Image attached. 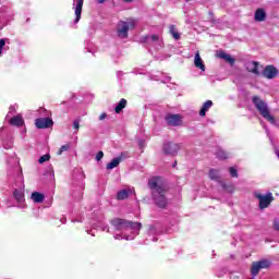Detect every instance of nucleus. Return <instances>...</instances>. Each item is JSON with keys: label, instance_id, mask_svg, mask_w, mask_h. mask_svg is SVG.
Listing matches in <instances>:
<instances>
[{"label": "nucleus", "instance_id": "393cba45", "mask_svg": "<svg viewBox=\"0 0 279 279\" xmlns=\"http://www.w3.org/2000/svg\"><path fill=\"white\" fill-rule=\"evenodd\" d=\"M209 178H210V180H219V171L216 169H210Z\"/></svg>", "mask_w": 279, "mask_h": 279}, {"label": "nucleus", "instance_id": "9d476101", "mask_svg": "<svg viewBox=\"0 0 279 279\" xmlns=\"http://www.w3.org/2000/svg\"><path fill=\"white\" fill-rule=\"evenodd\" d=\"M111 226H113V228L116 230H126L128 229V220L123 219V218H114L112 220H110Z\"/></svg>", "mask_w": 279, "mask_h": 279}, {"label": "nucleus", "instance_id": "ddd939ff", "mask_svg": "<svg viewBox=\"0 0 279 279\" xmlns=\"http://www.w3.org/2000/svg\"><path fill=\"white\" fill-rule=\"evenodd\" d=\"M255 21L257 23H264V21H267V12H265V9L259 8L255 11Z\"/></svg>", "mask_w": 279, "mask_h": 279}, {"label": "nucleus", "instance_id": "dca6fc26", "mask_svg": "<svg viewBox=\"0 0 279 279\" xmlns=\"http://www.w3.org/2000/svg\"><path fill=\"white\" fill-rule=\"evenodd\" d=\"M194 64L196 69H201V71H206V65L202 61V57H199V52L197 51L194 57Z\"/></svg>", "mask_w": 279, "mask_h": 279}, {"label": "nucleus", "instance_id": "a19ab883", "mask_svg": "<svg viewBox=\"0 0 279 279\" xmlns=\"http://www.w3.org/2000/svg\"><path fill=\"white\" fill-rule=\"evenodd\" d=\"M232 191H234V186H233Z\"/></svg>", "mask_w": 279, "mask_h": 279}, {"label": "nucleus", "instance_id": "f8f14e48", "mask_svg": "<svg viewBox=\"0 0 279 279\" xmlns=\"http://www.w3.org/2000/svg\"><path fill=\"white\" fill-rule=\"evenodd\" d=\"M82 8H84V0H76V8H75V20L74 23H80L82 19Z\"/></svg>", "mask_w": 279, "mask_h": 279}, {"label": "nucleus", "instance_id": "c85d7f7f", "mask_svg": "<svg viewBox=\"0 0 279 279\" xmlns=\"http://www.w3.org/2000/svg\"><path fill=\"white\" fill-rule=\"evenodd\" d=\"M229 173L231 178H239V171L234 167L229 168Z\"/></svg>", "mask_w": 279, "mask_h": 279}, {"label": "nucleus", "instance_id": "6ab92c4d", "mask_svg": "<svg viewBox=\"0 0 279 279\" xmlns=\"http://www.w3.org/2000/svg\"><path fill=\"white\" fill-rule=\"evenodd\" d=\"M126 228H130V230H136L137 232H140L141 229L143 228V225L141 222L126 220Z\"/></svg>", "mask_w": 279, "mask_h": 279}, {"label": "nucleus", "instance_id": "ea45409f", "mask_svg": "<svg viewBox=\"0 0 279 279\" xmlns=\"http://www.w3.org/2000/svg\"><path fill=\"white\" fill-rule=\"evenodd\" d=\"M186 1V3H189V1H191V0H185Z\"/></svg>", "mask_w": 279, "mask_h": 279}, {"label": "nucleus", "instance_id": "473e14b6", "mask_svg": "<svg viewBox=\"0 0 279 279\" xmlns=\"http://www.w3.org/2000/svg\"><path fill=\"white\" fill-rule=\"evenodd\" d=\"M73 129H74V130H80V120H74V122H73Z\"/></svg>", "mask_w": 279, "mask_h": 279}, {"label": "nucleus", "instance_id": "a211bd4d", "mask_svg": "<svg viewBox=\"0 0 279 279\" xmlns=\"http://www.w3.org/2000/svg\"><path fill=\"white\" fill-rule=\"evenodd\" d=\"M121 160H123V157L113 158L109 163H107V170L110 171L116 169V167H119V165H121Z\"/></svg>", "mask_w": 279, "mask_h": 279}, {"label": "nucleus", "instance_id": "e433bc0d", "mask_svg": "<svg viewBox=\"0 0 279 279\" xmlns=\"http://www.w3.org/2000/svg\"><path fill=\"white\" fill-rule=\"evenodd\" d=\"M276 156L279 158V150H276Z\"/></svg>", "mask_w": 279, "mask_h": 279}, {"label": "nucleus", "instance_id": "423d86ee", "mask_svg": "<svg viewBox=\"0 0 279 279\" xmlns=\"http://www.w3.org/2000/svg\"><path fill=\"white\" fill-rule=\"evenodd\" d=\"M257 199H259V208L260 210H265V208H269L271 205V202H274V195L271 193L266 194L265 196L263 194H258Z\"/></svg>", "mask_w": 279, "mask_h": 279}, {"label": "nucleus", "instance_id": "c756f323", "mask_svg": "<svg viewBox=\"0 0 279 279\" xmlns=\"http://www.w3.org/2000/svg\"><path fill=\"white\" fill-rule=\"evenodd\" d=\"M5 47V39H0V56L3 53V48Z\"/></svg>", "mask_w": 279, "mask_h": 279}, {"label": "nucleus", "instance_id": "4468645a", "mask_svg": "<svg viewBox=\"0 0 279 279\" xmlns=\"http://www.w3.org/2000/svg\"><path fill=\"white\" fill-rule=\"evenodd\" d=\"M10 125H14L15 128H21L25 124V120L21 116H14L9 120Z\"/></svg>", "mask_w": 279, "mask_h": 279}, {"label": "nucleus", "instance_id": "2f4dec72", "mask_svg": "<svg viewBox=\"0 0 279 279\" xmlns=\"http://www.w3.org/2000/svg\"><path fill=\"white\" fill-rule=\"evenodd\" d=\"M150 39L153 43H158L160 40V36L159 35H151Z\"/></svg>", "mask_w": 279, "mask_h": 279}, {"label": "nucleus", "instance_id": "f257e3e1", "mask_svg": "<svg viewBox=\"0 0 279 279\" xmlns=\"http://www.w3.org/2000/svg\"><path fill=\"white\" fill-rule=\"evenodd\" d=\"M148 187L151 191L153 199L157 208H167V190L160 184V177H153L148 180Z\"/></svg>", "mask_w": 279, "mask_h": 279}, {"label": "nucleus", "instance_id": "4be33fe9", "mask_svg": "<svg viewBox=\"0 0 279 279\" xmlns=\"http://www.w3.org/2000/svg\"><path fill=\"white\" fill-rule=\"evenodd\" d=\"M128 197H130V192L128 190H121L117 194V199L119 201L128 199Z\"/></svg>", "mask_w": 279, "mask_h": 279}, {"label": "nucleus", "instance_id": "9b49d317", "mask_svg": "<svg viewBox=\"0 0 279 279\" xmlns=\"http://www.w3.org/2000/svg\"><path fill=\"white\" fill-rule=\"evenodd\" d=\"M216 58H220V60H225V62H228L229 64H231V66H234V63L236 62V60L234 58H232V56L226 53V51L220 50L217 52Z\"/></svg>", "mask_w": 279, "mask_h": 279}, {"label": "nucleus", "instance_id": "1a4fd4ad", "mask_svg": "<svg viewBox=\"0 0 279 279\" xmlns=\"http://www.w3.org/2000/svg\"><path fill=\"white\" fill-rule=\"evenodd\" d=\"M166 121L168 125H173V128H178L182 125V116L181 114H168L166 116Z\"/></svg>", "mask_w": 279, "mask_h": 279}, {"label": "nucleus", "instance_id": "bb28decb", "mask_svg": "<svg viewBox=\"0 0 279 279\" xmlns=\"http://www.w3.org/2000/svg\"><path fill=\"white\" fill-rule=\"evenodd\" d=\"M13 197L16 199V202H23V194L19 190H14Z\"/></svg>", "mask_w": 279, "mask_h": 279}, {"label": "nucleus", "instance_id": "0eeeda50", "mask_svg": "<svg viewBox=\"0 0 279 279\" xmlns=\"http://www.w3.org/2000/svg\"><path fill=\"white\" fill-rule=\"evenodd\" d=\"M35 125L38 130H47L53 128V120L51 118H38L35 120Z\"/></svg>", "mask_w": 279, "mask_h": 279}, {"label": "nucleus", "instance_id": "39448f33", "mask_svg": "<svg viewBox=\"0 0 279 279\" xmlns=\"http://www.w3.org/2000/svg\"><path fill=\"white\" fill-rule=\"evenodd\" d=\"M181 149L180 144L173 142H167L162 146V151L166 156H178V150Z\"/></svg>", "mask_w": 279, "mask_h": 279}, {"label": "nucleus", "instance_id": "2eb2a0df", "mask_svg": "<svg viewBox=\"0 0 279 279\" xmlns=\"http://www.w3.org/2000/svg\"><path fill=\"white\" fill-rule=\"evenodd\" d=\"M31 199H33L35 204H43L45 202V194L40 192H33Z\"/></svg>", "mask_w": 279, "mask_h": 279}, {"label": "nucleus", "instance_id": "6e6552de", "mask_svg": "<svg viewBox=\"0 0 279 279\" xmlns=\"http://www.w3.org/2000/svg\"><path fill=\"white\" fill-rule=\"evenodd\" d=\"M262 75L263 77H266V80H275V77H278V68L266 65L262 71Z\"/></svg>", "mask_w": 279, "mask_h": 279}, {"label": "nucleus", "instance_id": "7ed1b4c3", "mask_svg": "<svg viewBox=\"0 0 279 279\" xmlns=\"http://www.w3.org/2000/svg\"><path fill=\"white\" fill-rule=\"evenodd\" d=\"M136 27V20L129 17L126 21H119L117 25V34L121 39H125L129 36L130 29Z\"/></svg>", "mask_w": 279, "mask_h": 279}, {"label": "nucleus", "instance_id": "f3484780", "mask_svg": "<svg viewBox=\"0 0 279 279\" xmlns=\"http://www.w3.org/2000/svg\"><path fill=\"white\" fill-rule=\"evenodd\" d=\"M213 108V100H207L203 104L199 110V117H206V112Z\"/></svg>", "mask_w": 279, "mask_h": 279}, {"label": "nucleus", "instance_id": "cd10ccee", "mask_svg": "<svg viewBox=\"0 0 279 279\" xmlns=\"http://www.w3.org/2000/svg\"><path fill=\"white\" fill-rule=\"evenodd\" d=\"M49 160H51V155L46 154L38 159V162L39 165H43L44 162H49Z\"/></svg>", "mask_w": 279, "mask_h": 279}, {"label": "nucleus", "instance_id": "72a5a7b5", "mask_svg": "<svg viewBox=\"0 0 279 279\" xmlns=\"http://www.w3.org/2000/svg\"><path fill=\"white\" fill-rule=\"evenodd\" d=\"M106 117H108V114L101 113V114L99 116V121H104V119H106Z\"/></svg>", "mask_w": 279, "mask_h": 279}, {"label": "nucleus", "instance_id": "4c0bfd02", "mask_svg": "<svg viewBox=\"0 0 279 279\" xmlns=\"http://www.w3.org/2000/svg\"><path fill=\"white\" fill-rule=\"evenodd\" d=\"M178 165V161H174L173 166L172 167H175Z\"/></svg>", "mask_w": 279, "mask_h": 279}, {"label": "nucleus", "instance_id": "20e7f679", "mask_svg": "<svg viewBox=\"0 0 279 279\" xmlns=\"http://www.w3.org/2000/svg\"><path fill=\"white\" fill-rule=\"evenodd\" d=\"M269 267H271V263L267 259L253 262L251 274L252 276H258V274H260V269H269Z\"/></svg>", "mask_w": 279, "mask_h": 279}, {"label": "nucleus", "instance_id": "7c9ffc66", "mask_svg": "<svg viewBox=\"0 0 279 279\" xmlns=\"http://www.w3.org/2000/svg\"><path fill=\"white\" fill-rule=\"evenodd\" d=\"M101 158H104V151L99 150L96 155V160L97 162H99L101 160Z\"/></svg>", "mask_w": 279, "mask_h": 279}, {"label": "nucleus", "instance_id": "5701e85b", "mask_svg": "<svg viewBox=\"0 0 279 279\" xmlns=\"http://www.w3.org/2000/svg\"><path fill=\"white\" fill-rule=\"evenodd\" d=\"M216 157L219 159V160H228V158H230V155L228 153H226V150H218L216 153Z\"/></svg>", "mask_w": 279, "mask_h": 279}, {"label": "nucleus", "instance_id": "c9c22d12", "mask_svg": "<svg viewBox=\"0 0 279 279\" xmlns=\"http://www.w3.org/2000/svg\"><path fill=\"white\" fill-rule=\"evenodd\" d=\"M125 1V3H132V1H134V0H124Z\"/></svg>", "mask_w": 279, "mask_h": 279}, {"label": "nucleus", "instance_id": "f704fd0d", "mask_svg": "<svg viewBox=\"0 0 279 279\" xmlns=\"http://www.w3.org/2000/svg\"><path fill=\"white\" fill-rule=\"evenodd\" d=\"M97 3H106V0H96Z\"/></svg>", "mask_w": 279, "mask_h": 279}, {"label": "nucleus", "instance_id": "a878e982", "mask_svg": "<svg viewBox=\"0 0 279 279\" xmlns=\"http://www.w3.org/2000/svg\"><path fill=\"white\" fill-rule=\"evenodd\" d=\"M69 149H71V145L70 144H65L63 146H61L59 148V150L57 151V156H62L63 151H69Z\"/></svg>", "mask_w": 279, "mask_h": 279}, {"label": "nucleus", "instance_id": "58836bf2", "mask_svg": "<svg viewBox=\"0 0 279 279\" xmlns=\"http://www.w3.org/2000/svg\"><path fill=\"white\" fill-rule=\"evenodd\" d=\"M223 189H228V185H223Z\"/></svg>", "mask_w": 279, "mask_h": 279}, {"label": "nucleus", "instance_id": "aec40b11", "mask_svg": "<svg viewBox=\"0 0 279 279\" xmlns=\"http://www.w3.org/2000/svg\"><path fill=\"white\" fill-rule=\"evenodd\" d=\"M128 106V100L125 98H122L119 102L118 106L114 109L116 114H120L121 110H123Z\"/></svg>", "mask_w": 279, "mask_h": 279}, {"label": "nucleus", "instance_id": "412c9836", "mask_svg": "<svg viewBox=\"0 0 279 279\" xmlns=\"http://www.w3.org/2000/svg\"><path fill=\"white\" fill-rule=\"evenodd\" d=\"M259 63L258 61L252 62V68L247 69L248 73H253L254 75H260V71L258 70Z\"/></svg>", "mask_w": 279, "mask_h": 279}, {"label": "nucleus", "instance_id": "f03ea898", "mask_svg": "<svg viewBox=\"0 0 279 279\" xmlns=\"http://www.w3.org/2000/svg\"><path fill=\"white\" fill-rule=\"evenodd\" d=\"M253 105L255 106L256 110L259 112V114L266 119L269 123H276V118L271 116L269 112V107L267 106V102L260 98V96H253L252 97Z\"/></svg>", "mask_w": 279, "mask_h": 279}, {"label": "nucleus", "instance_id": "b1692460", "mask_svg": "<svg viewBox=\"0 0 279 279\" xmlns=\"http://www.w3.org/2000/svg\"><path fill=\"white\" fill-rule=\"evenodd\" d=\"M169 33L173 36L174 40H180V33L175 32V25H170Z\"/></svg>", "mask_w": 279, "mask_h": 279}]
</instances>
